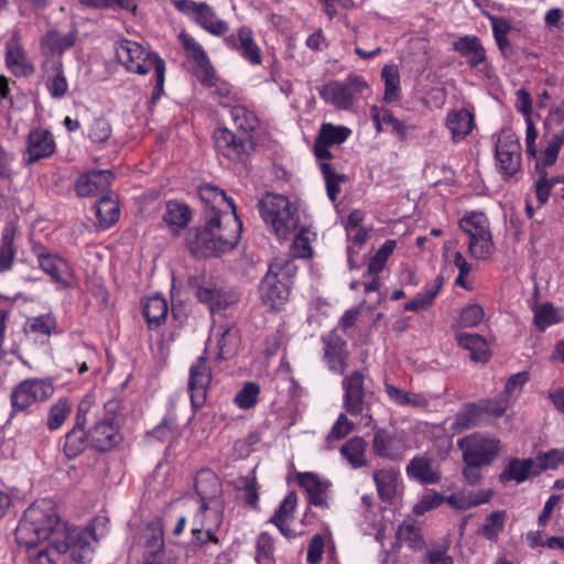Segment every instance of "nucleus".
Masks as SVG:
<instances>
[{
  "mask_svg": "<svg viewBox=\"0 0 564 564\" xmlns=\"http://www.w3.org/2000/svg\"><path fill=\"white\" fill-rule=\"evenodd\" d=\"M312 253L308 230L303 228L295 235L290 247V254L292 258L307 259L312 257Z\"/></svg>",
  "mask_w": 564,
  "mask_h": 564,
  "instance_id": "nucleus-53",
  "label": "nucleus"
},
{
  "mask_svg": "<svg viewBox=\"0 0 564 564\" xmlns=\"http://www.w3.org/2000/svg\"><path fill=\"white\" fill-rule=\"evenodd\" d=\"M492 495H494L492 489H480L468 497H465L463 495L451 496L448 498V502L452 506H455L458 508H470V507H475V506L488 502L491 499Z\"/></svg>",
  "mask_w": 564,
  "mask_h": 564,
  "instance_id": "nucleus-50",
  "label": "nucleus"
},
{
  "mask_svg": "<svg viewBox=\"0 0 564 564\" xmlns=\"http://www.w3.org/2000/svg\"><path fill=\"white\" fill-rule=\"evenodd\" d=\"M557 322V312L551 303H543L534 307V323L540 330H544Z\"/></svg>",
  "mask_w": 564,
  "mask_h": 564,
  "instance_id": "nucleus-51",
  "label": "nucleus"
},
{
  "mask_svg": "<svg viewBox=\"0 0 564 564\" xmlns=\"http://www.w3.org/2000/svg\"><path fill=\"white\" fill-rule=\"evenodd\" d=\"M36 258L40 268L51 276L61 289H68L70 282L68 278L72 275V270L66 260L61 258L57 253L45 251L41 249L36 251Z\"/></svg>",
  "mask_w": 564,
  "mask_h": 564,
  "instance_id": "nucleus-19",
  "label": "nucleus"
},
{
  "mask_svg": "<svg viewBox=\"0 0 564 564\" xmlns=\"http://www.w3.org/2000/svg\"><path fill=\"white\" fill-rule=\"evenodd\" d=\"M535 473L539 475L546 469H555L564 464V451L552 449L543 455L538 456L535 459Z\"/></svg>",
  "mask_w": 564,
  "mask_h": 564,
  "instance_id": "nucleus-55",
  "label": "nucleus"
},
{
  "mask_svg": "<svg viewBox=\"0 0 564 564\" xmlns=\"http://www.w3.org/2000/svg\"><path fill=\"white\" fill-rule=\"evenodd\" d=\"M234 124L238 133L252 137L253 131L258 127V118L253 112L243 106H235L230 111Z\"/></svg>",
  "mask_w": 564,
  "mask_h": 564,
  "instance_id": "nucleus-43",
  "label": "nucleus"
},
{
  "mask_svg": "<svg viewBox=\"0 0 564 564\" xmlns=\"http://www.w3.org/2000/svg\"><path fill=\"white\" fill-rule=\"evenodd\" d=\"M22 523L33 529H55L59 523V516L52 501L41 500L32 503L24 511Z\"/></svg>",
  "mask_w": 564,
  "mask_h": 564,
  "instance_id": "nucleus-17",
  "label": "nucleus"
},
{
  "mask_svg": "<svg viewBox=\"0 0 564 564\" xmlns=\"http://www.w3.org/2000/svg\"><path fill=\"white\" fill-rule=\"evenodd\" d=\"M395 240H387L371 257L366 275H378L386 267L387 260L395 248Z\"/></svg>",
  "mask_w": 564,
  "mask_h": 564,
  "instance_id": "nucleus-48",
  "label": "nucleus"
},
{
  "mask_svg": "<svg viewBox=\"0 0 564 564\" xmlns=\"http://www.w3.org/2000/svg\"><path fill=\"white\" fill-rule=\"evenodd\" d=\"M453 48L466 58L469 67L475 68L487 59L486 50L480 40L475 35L458 37L453 43Z\"/></svg>",
  "mask_w": 564,
  "mask_h": 564,
  "instance_id": "nucleus-27",
  "label": "nucleus"
},
{
  "mask_svg": "<svg viewBox=\"0 0 564 564\" xmlns=\"http://www.w3.org/2000/svg\"><path fill=\"white\" fill-rule=\"evenodd\" d=\"M324 360L329 371L343 375L347 369V343L337 334L330 333L323 337Z\"/></svg>",
  "mask_w": 564,
  "mask_h": 564,
  "instance_id": "nucleus-20",
  "label": "nucleus"
},
{
  "mask_svg": "<svg viewBox=\"0 0 564 564\" xmlns=\"http://www.w3.org/2000/svg\"><path fill=\"white\" fill-rule=\"evenodd\" d=\"M212 381V370L205 357H199L189 368L188 389L193 408H200L207 397V390Z\"/></svg>",
  "mask_w": 564,
  "mask_h": 564,
  "instance_id": "nucleus-16",
  "label": "nucleus"
},
{
  "mask_svg": "<svg viewBox=\"0 0 564 564\" xmlns=\"http://www.w3.org/2000/svg\"><path fill=\"white\" fill-rule=\"evenodd\" d=\"M367 443L361 436H354L340 447V454L354 468L367 466Z\"/></svg>",
  "mask_w": 564,
  "mask_h": 564,
  "instance_id": "nucleus-38",
  "label": "nucleus"
},
{
  "mask_svg": "<svg viewBox=\"0 0 564 564\" xmlns=\"http://www.w3.org/2000/svg\"><path fill=\"white\" fill-rule=\"evenodd\" d=\"M264 223L279 239H286L300 226V215L289 198L281 194L267 193L258 204Z\"/></svg>",
  "mask_w": 564,
  "mask_h": 564,
  "instance_id": "nucleus-7",
  "label": "nucleus"
},
{
  "mask_svg": "<svg viewBox=\"0 0 564 564\" xmlns=\"http://www.w3.org/2000/svg\"><path fill=\"white\" fill-rule=\"evenodd\" d=\"M459 228L468 236V252L478 260H487L495 252L490 224L481 212H470L459 220Z\"/></svg>",
  "mask_w": 564,
  "mask_h": 564,
  "instance_id": "nucleus-8",
  "label": "nucleus"
},
{
  "mask_svg": "<svg viewBox=\"0 0 564 564\" xmlns=\"http://www.w3.org/2000/svg\"><path fill=\"white\" fill-rule=\"evenodd\" d=\"M226 45L239 51L241 56L252 65H260L262 63L261 50L256 43L252 30L242 25L238 29L237 34H230L224 39Z\"/></svg>",
  "mask_w": 564,
  "mask_h": 564,
  "instance_id": "nucleus-18",
  "label": "nucleus"
},
{
  "mask_svg": "<svg viewBox=\"0 0 564 564\" xmlns=\"http://www.w3.org/2000/svg\"><path fill=\"white\" fill-rule=\"evenodd\" d=\"M56 328V319L51 314L40 315L30 323V330L44 336H50Z\"/></svg>",
  "mask_w": 564,
  "mask_h": 564,
  "instance_id": "nucleus-61",
  "label": "nucleus"
},
{
  "mask_svg": "<svg viewBox=\"0 0 564 564\" xmlns=\"http://www.w3.org/2000/svg\"><path fill=\"white\" fill-rule=\"evenodd\" d=\"M297 505V496L294 491H291L280 503L278 510L270 518V523L275 525L278 529H283L284 524L292 518L295 507Z\"/></svg>",
  "mask_w": 564,
  "mask_h": 564,
  "instance_id": "nucleus-47",
  "label": "nucleus"
},
{
  "mask_svg": "<svg viewBox=\"0 0 564 564\" xmlns=\"http://www.w3.org/2000/svg\"><path fill=\"white\" fill-rule=\"evenodd\" d=\"M482 415V408L476 404H467L460 410L451 425L453 433H462L478 425L480 416Z\"/></svg>",
  "mask_w": 564,
  "mask_h": 564,
  "instance_id": "nucleus-40",
  "label": "nucleus"
},
{
  "mask_svg": "<svg viewBox=\"0 0 564 564\" xmlns=\"http://www.w3.org/2000/svg\"><path fill=\"white\" fill-rule=\"evenodd\" d=\"M113 180V174L108 170L93 171L83 174L76 182V192L79 196H94L105 193Z\"/></svg>",
  "mask_w": 564,
  "mask_h": 564,
  "instance_id": "nucleus-25",
  "label": "nucleus"
},
{
  "mask_svg": "<svg viewBox=\"0 0 564 564\" xmlns=\"http://www.w3.org/2000/svg\"><path fill=\"white\" fill-rule=\"evenodd\" d=\"M194 20L200 28L215 36L225 35L229 30L228 24L218 19L213 8L205 2H200L199 10Z\"/></svg>",
  "mask_w": 564,
  "mask_h": 564,
  "instance_id": "nucleus-35",
  "label": "nucleus"
},
{
  "mask_svg": "<svg viewBox=\"0 0 564 564\" xmlns=\"http://www.w3.org/2000/svg\"><path fill=\"white\" fill-rule=\"evenodd\" d=\"M77 39V31H70L67 34H61L56 30L47 31L40 41L41 51L44 55H62L65 51L74 46Z\"/></svg>",
  "mask_w": 564,
  "mask_h": 564,
  "instance_id": "nucleus-28",
  "label": "nucleus"
},
{
  "mask_svg": "<svg viewBox=\"0 0 564 564\" xmlns=\"http://www.w3.org/2000/svg\"><path fill=\"white\" fill-rule=\"evenodd\" d=\"M497 167L503 177L516 175L521 169V147L516 133L502 129L496 142Z\"/></svg>",
  "mask_w": 564,
  "mask_h": 564,
  "instance_id": "nucleus-12",
  "label": "nucleus"
},
{
  "mask_svg": "<svg viewBox=\"0 0 564 564\" xmlns=\"http://www.w3.org/2000/svg\"><path fill=\"white\" fill-rule=\"evenodd\" d=\"M195 76L203 85L209 87L215 85L216 74L208 57L204 58V61H198V63H196Z\"/></svg>",
  "mask_w": 564,
  "mask_h": 564,
  "instance_id": "nucleus-62",
  "label": "nucleus"
},
{
  "mask_svg": "<svg viewBox=\"0 0 564 564\" xmlns=\"http://www.w3.org/2000/svg\"><path fill=\"white\" fill-rule=\"evenodd\" d=\"M343 406L350 415H359L365 410L366 391L365 377L360 371H354L343 379Z\"/></svg>",
  "mask_w": 564,
  "mask_h": 564,
  "instance_id": "nucleus-14",
  "label": "nucleus"
},
{
  "mask_svg": "<svg viewBox=\"0 0 564 564\" xmlns=\"http://www.w3.org/2000/svg\"><path fill=\"white\" fill-rule=\"evenodd\" d=\"M381 77L384 82L383 100L387 102L395 101L399 98L400 74L394 65H386L382 68Z\"/></svg>",
  "mask_w": 564,
  "mask_h": 564,
  "instance_id": "nucleus-46",
  "label": "nucleus"
},
{
  "mask_svg": "<svg viewBox=\"0 0 564 564\" xmlns=\"http://www.w3.org/2000/svg\"><path fill=\"white\" fill-rule=\"evenodd\" d=\"M54 388L52 383L44 379H25L17 384L10 394L11 416L18 412H23L32 405L43 402L53 395Z\"/></svg>",
  "mask_w": 564,
  "mask_h": 564,
  "instance_id": "nucleus-10",
  "label": "nucleus"
},
{
  "mask_svg": "<svg viewBox=\"0 0 564 564\" xmlns=\"http://www.w3.org/2000/svg\"><path fill=\"white\" fill-rule=\"evenodd\" d=\"M409 446L401 434L387 429H376L372 438V452L376 456L390 460H400L404 457Z\"/></svg>",
  "mask_w": 564,
  "mask_h": 564,
  "instance_id": "nucleus-13",
  "label": "nucleus"
},
{
  "mask_svg": "<svg viewBox=\"0 0 564 564\" xmlns=\"http://www.w3.org/2000/svg\"><path fill=\"white\" fill-rule=\"evenodd\" d=\"M15 541L25 546L30 564H74L91 558L96 531H14Z\"/></svg>",
  "mask_w": 564,
  "mask_h": 564,
  "instance_id": "nucleus-1",
  "label": "nucleus"
},
{
  "mask_svg": "<svg viewBox=\"0 0 564 564\" xmlns=\"http://www.w3.org/2000/svg\"><path fill=\"white\" fill-rule=\"evenodd\" d=\"M564 143V129L552 137V139L549 141L545 150L542 153V164L543 165H552L557 159L560 149L562 144Z\"/></svg>",
  "mask_w": 564,
  "mask_h": 564,
  "instance_id": "nucleus-58",
  "label": "nucleus"
},
{
  "mask_svg": "<svg viewBox=\"0 0 564 564\" xmlns=\"http://www.w3.org/2000/svg\"><path fill=\"white\" fill-rule=\"evenodd\" d=\"M535 465L536 462L532 458H513L499 475V480L502 484L509 481L523 482L528 478L539 475V473H535Z\"/></svg>",
  "mask_w": 564,
  "mask_h": 564,
  "instance_id": "nucleus-31",
  "label": "nucleus"
},
{
  "mask_svg": "<svg viewBox=\"0 0 564 564\" xmlns=\"http://www.w3.org/2000/svg\"><path fill=\"white\" fill-rule=\"evenodd\" d=\"M96 217L101 227L108 228L119 219L120 210L116 199L104 196L95 205Z\"/></svg>",
  "mask_w": 564,
  "mask_h": 564,
  "instance_id": "nucleus-41",
  "label": "nucleus"
},
{
  "mask_svg": "<svg viewBox=\"0 0 564 564\" xmlns=\"http://www.w3.org/2000/svg\"><path fill=\"white\" fill-rule=\"evenodd\" d=\"M163 533L164 531H152L151 540L149 542H153V546H155L156 550L150 551L148 555L144 556L142 564H176L174 561H162L160 558L159 554L164 547Z\"/></svg>",
  "mask_w": 564,
  "mask_h": 564,
  "instance_id": "nucleus-56",
  "label": "nucleus"
},
{
  "mask_svg": "<svg viewBox=\"0 0 564 564\" xmlns=\"http://www.w3.org/2000/svg\"><path fill=\"white\" fill-rule=\"evenodd\" d=\"M464 467L462 475L468 485H476L482 478L481 469L489 466L500 454V441L494 436L473 433L457 441Z\"/></svg>",
  "mask_w": 564,
  "mask_h": 564,
  "instance_id": "nucleus-4",
  "label": "nucleus"
},
{
  "mask_svg": "<svg viewBox=\"0 0 564 564\" xmlns=\"http://www.w3.org/2000/svg\"><path fill=\"white\" fill-rule=\"evenodd\" d=\"M260 393V388L254 382H247L242 389L236 394L234 402L240 409H250L256 405L258 401V397Z\"/></svg>",
  "mask_w": 564,
  "mask_h": 564,
  "instance_id": "nucleus-54",
  "label": "nucleus"
},
{
  "mask_svg": "<svg viewBox=\"0 0 564 564\" xmlns=\"http://www.w3.org/2000/svg\"><path fill=\"white\" fill-rule=\"evenodd\" d=\"M395 542L399 546L406 544L412 550H421L425 544L421 531H395Z\"/></svg>",
  "mask_w": 564,
  "mask_h": 564,
  "instance_id": "nucleus-59",
  "label": "nucleus"
},
{
  "mask_svg": "<svg viewBox=\"0 0 564 564\" xmlns=\"http://www.w3.org/2000/svg\"><path fill=\"white\" fill-rule=\"evenodd\" d=\"M446 126L451 130L454 141L462 140L471 132L474 116L466 109L451 111L447 115Z\"/></svg>",
  "mask_w": 564,
  "mask_h": 564,
  "instance_id": "nucleus-36",
  "label": "nucleus"
},
{
  "mask_svg": "<svg viewBox=\"0 0 564 564\" xmlns=\"http://www.w3.org/2000/svg\"><path fill=\"white\" fill-rule=\"evenodd\" d=\"M216 151L234 163H245L254 150L253 137L219 128L213 134Z\"/></svg>",
  "mask_w": 564,
  "mask_h": 564,
  "instance_id": "nucleus-9",
  "label": "nucleus"
},
{
  "mask_svg": "<svg viewBox=\"0 0 564 564\" xmlns=\"http://www.w3.org/2000/svg\"><path fill=\"white\" fill-rule=\"evenodd\" d=\"M368 88L367 82L361 76L350 74L345 82L333 80L324 85L319 95L337 109L347 110L352 107L355 96Z\"/></svg>",
  "mask_w": 564,
  "mask_h": 564,
  "instance_id": "nucleus-11",
  "label": "nucleus"
},
{
  "mask_svg": "<svg viewBox=\"0 0 564 564\" xmlns=\"http://www.w3.org/2000/svg\"><path fill=\"white\" fill-rule=\"evenodd\" d=\"M213 503V507H208L206 502H200L197 511L180 516L175 529H183L187 521L193 529H219L223 524V511L218 502Z\"/></svg>",
  "mask_w": 564,
  "mask_h": 564,
  "instance_id": "nucleus-15",
  "label": "nucleus"
},
{
  "mask_svg": "<svg viewBox=\"0 0 564 564\" xmlns=\"http://www.w3.org/2000/svg\"><path fill=\"white\" fill-rule=\"evenodd\" d=\"M191 217L192 213L187 205L178 202H167L163 219L173 231L178 232L180 229L185 228Z\"/></svg>",
  "mask_w": 564,
  "mask_h": 564,
  "instance_id": "nucleus-39",
  "label": "nucleus"
},
{
  "mask_svg": "<svg viewBox=\"0 0 564 564\" xmlns=\"http://www.w3.org/2000/svg\"><path fill=\"white\" fill-rule=\"evenodd\" d=\"M51 73L46 80V88L53 98L61 99L68 90V83L64 75L61 61H54L52 63Z\"/></svg>",
  "mask_w": 564,
  "mask_h": 564,
  "instance_id": "nucleus-42",
  "label": "nucleus"
},
{
  "mask_svg": "<svg viewBox=\"0 0 564 564\" xmlns=\"http://www.w3.org/2000/svg\"><path fill=\"white\" fill-rule=\"evenodd\" d=\"M296 272L292 259H274L259 286L262 302L271 310H280L289 300Z\"/></svg>",
  "mask_w": 564,
  "mask_h": 564,
  "instance_id": "nucleus-6",
  "label": "nucleus"
},
{
  "mask_svg": "<svg viewBox=\"0 0 564 564\" xmlns=\"http://www.w3.org/2000/svg\"><path fill=\"white\" fill-rule=\"evenodd\" d=\"M373 481L378 496L382 501L390 502L394 499L399 487V473L394 468H381L373 471Z\"/></svg>",
  "mask_w": 564,
  "mask_h": 564,
  "instance_id": "nucleus-33",
  "label": "nucleus"
},
{
  "mask_svg": "<svg viewBox=\"0 0 564 564\" xmlns=\"http://www.w3.org/2000/svg\"><path fill=\"white\" fill-rule=\"evenodd\" d=\"M142 311L148 327L156 328L165 323L169 313L167 302L159 294L149 296L143 303Z\"/></svg>",
  "mask_w": 564,
  "mask_h": 564,
  "instance_id": "nucleus-34",
  "label": "nucleus"
},
{
  "mask_svg": "<svg viewBox=\"0 0 564 564\" xmlns=\"http://www.w3.org/2000/svg\"><path fill=\"white\" fill-rule=\"evenodd\" d=\"M14 260L13 240L8 235L2 238L0 248V273L11 269Z\"/></svg>",
  "mask_w": 564,
  "mask_h": 564,
  "instance_id": "nucleus-63",
  "label": "nucleus"
},
{
  "mask_svg": "<svg viewBox=\"0 0 564 564\" xmlns=\"http://www.w3.org/2000/svg\"><path fill=\"white\" fill-rule=\"evenodd\" d=\"M195 490L200 502H216L215 499L221 494V482L217 475L210 469H202L195 477Z\"/></svg>",
  "mask_w": 564,
  "mask_h": 564,
  "instance_id": "nucleus-32",
  "label": "nucleus"
},
{
  "mask_svg": "<svg viewBox=\"0 0 564 564\" xmlns=\"http://www.w3.org/2000/svg\"><path fill=\"white\" fill-rule=\"evenodd\" d=\"M299 485L307 492L310 503L322 509L328 508L330 482L315 473H297Z\"/></svg>",
  "mask_w": 564,
  "mask_h": 564,
  "instance_id": "nucleus-21",
  "label": "nucleus"
},
{
  "mask_svg": "<svg viewBox=\"0 0 564 564\" xmlns=\"http://www.w3.org/2000/svg\"><path fill=\"white\" fill-rule=\"evenodd\" d=\"M319 167L325 178L327 195L335 202L340 192L339 183L344 181L345 176L336 173L329 163L321 162Z\"/></svg>",
  "mask_w": 564,
  "mask_h": 564,
  "instance_id": "nucleus-52",
  "label": "nucleus"
},
{
  "mask_svg": "<svg viewBox=\"0 0 564 564\" xmlns=\"http://www.w3.org/2000/svg\"><path fill=\"white\" fill-rule=\"evenodd\" d=\"M218 346V357L226 358L231 355L238 345L239 336L238 330L230 326H219L215 333Z\"/></svg>",
  "mask_w": 564,
  "mask_h": 564,
  "instance_id": "nucleus-44",
  "label": "nucleus"
},
{
  "mask_svg": "<svg viewBox=\"0 0 564 564\" xmlns=\"http://www.w3.org/2000/svg\"><path fill=\"white\" fill-rule=\"evenodd\" d=\"M116 56L128 72L145 75L151 69L155 73V86L152 101L164 94L165 62L155 52L147 51L141 44L131 40H121L116 44Z\"/></svg>",
  "mask_w": 564,
  "mask_h": 564,
  "instance_id": "nucleus-5",
  "label": "nucleus"
},
{
  "mask_svg": "<svg viewBox=\"0 0 564 564\" xmlns=\"http://www.w3.org/2000/svg\"><path fill=\"white\" fill-rule=\"evenodd\" d=\"M72 413V403L66 398L58 399L51 405L46 426L50 431L58 430Z\"/></svg>",
  "mask_w": 564,
  "mask_h": 564,
  "instance_id": "nucleus-45",
  "label": "nucleus"
},
{
  "mask_svg": "<svg viewBox=\"0 0 564 564\" xmlns=\"http://www.w3.org/2000/svg\"><path fill=\"white\" fill-rule=\"evenodd\" d=\"M119 409L118 399L99 404L91 395H86L80 401L83 416L79 421L89 424L88 442L96 451L106 452L119 444L121 437L116 422Z\"/></svg>",
  "mask_w": 564,
  "mask_h": 564,
  "instance_id": "nucleus-3",
  "label": "nucleus"
},
{
  "mask_svg": "<svg viewBox=\"0 0 564 564\" xmlns=\"http://www.w3.org/2000/svg\"><path fill=\"white\" fill-rule=\"evenodd\" d=\"M405 470L409 478L415 479L421 484H438L442 478L440 468L426 456L413 457Z\"/></svg>",
  "mask_w": 564,
  "mask_h": 564,
  "instance_id": "nucleus-26",
  "label": "nucleus"
},
{
  "mask_svg": "<svg viewBox=\"0 0 564 564\" xmlns=\"http://www.w3.org/2000/svg\"><path fill=\"white\" fill-rule=\"evenodd\" d=\"M196 297L199 302L206 304L212 312L225 310L237 302L236 294L225 292L214 285L198 286Z\"/></svg>",
  "mask_w": 564,
  "mask_h": 564,
  "instance_id": "nucleus-29",
  "label": "nucleus"
},
{
  "mask_svg": "<svg viewBox=\"0 0 564 564\" xmlns=\"http://www.w3.org/2000/svg\"><path fill=\"white\" fill-rule=\"evenodd\" d=\"M200 200L205 205V218L210 214L236 213V205L226 193L214 185H204L198 189Z\"/></svg>",
  "mask_w": 564,
  "mask_h": 564,
  "instance_id": "nucleus-23",
  "label": "nucleus"
},
{
  "mask_svg": "<svg viewBox=\"0 0 564 564\" xmlns=\"http://www.w3.org/2000/svg\"><path fill=\"white\" fill-rule=\"evenodd\" d=\"M111 135V127L105 118H96L88 129V137L94 142H105Z\"/></svg>",
  "mask_w": 564,
  "mask_h": 564,
  "instance_id": "nucleus-57",
  "label": "nucleus"
},
{
  "mask_svg": "<svg viewBox=\"0 0 564 564\" xmlns=\"http://www.w3.org/2000/svg\"><path fill=\"white\" fill-rule=\"evenodd\" d=\"M456 338L459 346L469 351L470 359L474 361L486 362L489 359L488 344L480 335L463 333L457 335Z\"/></svg>",
  "mask_w": 564,
  "mask_h": 564,
  "instance_id": "nucleus-37",
  "label": "nucleus"
},
{
  "mask_svg": "<svg viewBox=\"0 0 564 564\" xmlns=\"http://www.w3.org/2000/svg\"><path fill=\"white\" fill-rule=\"evenodd\" d=\"M6 64L15 76L29 77L35 72L18 37L12 36L6 45Z\"/></svg>",
  "mask_w": 564,
  "mask_h": 564,
  "instance_id": "nucleus-24",
  "label": "nucleus"
},
{
  "mask_svg": "<svg viewBox=\"0 0 564 564\" xmlns=\"http://www.w3.org/2000/svg\"><path fill=\"white\" fill-rule=\"evenodd\" d=\"M484 310L478 304H470L462 310L460 325L463 327H475L484 318Z\"/></svg>",
  "mask_w": 564,
  "mask_h": 564,
  "instance_id": "nucleus-60",
  "label": "nucleus"
},
{
  "mask_svg": "<svg viewBox=\"0 0 564 564\" xmlns=\"http://www.w3.org/2000/svg\"><path fill=\"white\" fill-rule=\"evenodd\" d=\"M80 403L77 408L75 425L74 427L65 435V442L63 445V451L68 458H74L78 456L86 447V443L88 442V431L85 432V426L87 423H80Z\"/></svg>",
  "mask_w": 564,
  "mask_h": 564,
  "instance_id": "nucleus-30",
  "label": "nucleus"
},
{
  "mask_svg": "<svg viewBox=\"0 0 564 564\" xmlns=\"http://www.w3.org/2000/svg\"><path fill=\"white\" fill-rule=\"evenodd\" d=\"M325 549L324 538L321 534H315L307 547L306 561L308 564H318L322 560Z\"/></svg>",
  "mask_w": 564,
  "mask_h": 564,
  "instance_id": "nucleus-64",
  "label": "nucleus"
},
{
  "mask_svg": "<svg viewBox=\"0 0 564 564\" xmlns=\"http://www.w3.org/2000/svg\"><path fill=\"white\" fill-rule=\"evenodd\" d=\"M241 221L236 213L210 214L202 228L186 234V243L197 257L210 258L232 250L239 242Z\"/></svg>",
  "mask_w": 564,
  "mask_h": 564,
  "instance_id": "nucleus-2",
  "label": "nucleus"
},
{
  "mask_svg": "<svg viewBox=\"0 0 564 564\" xmlns=\"http://www.w3.org/2000/svg\"><path fill=\"white\" fill-rule=\"evenodd\" d=\"M351 130L344 126H334L332 123H323L321 126L317 137L319 140L328 143L329 145L341 144L350 135Z\"/></svg>",
  "mask_w": 564,
  "mask_h": 564,
  "instance_id": "nucleus-49",
  "label": "nucleus"
},
{
  "mask_svg": "<svg viewBox=\"0 0 564 564\" xmlns=\"http://www.w3.org/2000/svg\"><path fill=\"white\" fill-rule=\"evenodd\" d=\"M55 152V141L47 130L35 129L28 135L26 156L24 162L32 165L41 159L48 158Z\"/></svg>",
  "mask_w": 564,
  "mask_h": 564,
  "instance_id": "nucleus-22",
  "label": "nucleus"
}]
</instances>
